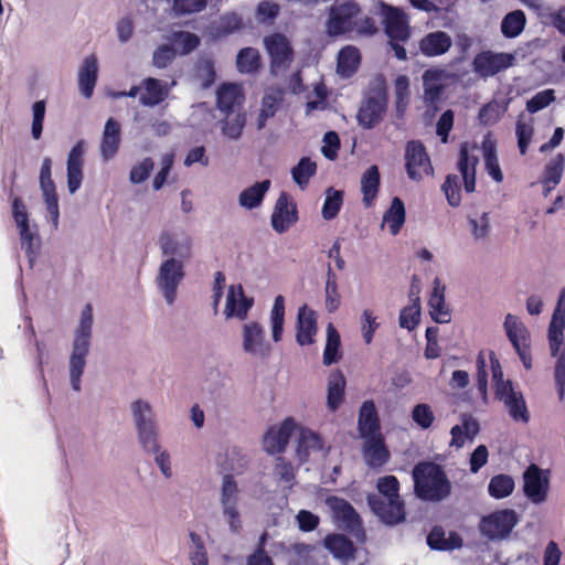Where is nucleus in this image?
Returning a JSON list of instances; mask_svg holds the SVG:
<instances>
[{
	"label": "nucleus",
	"mask_w": 565,
	"mask_h": 565,
	"mask_svg": "<svg viewBox=\"0 0 565 565\" xmlns=\"http://www.w3.org/2000/svg\"><path fill=\"white\" fill-rule=\"evenodd\" d=\"M379 493L366 495L371 511L386 525L393 526L405 521V503L399 495V481L388 475L377 479Z\"/></svg>",
	"instance_id": "nucleus-1"
},
{
	"label": "nucleus",
	"mask_w": 565,
	"mask_h": 565,
	"mask_svg": "<svg viewBox=\"0 0 565 565\" xmlns=\"http://www.w3.org/2000/svg\"><path fill=\"white\" fill-rule=\"evenodd\" d=\"M93 323V306L88 302L84 306L78 326L74 331L72 352L68 360L70 382L75 392H79L82 388V376L92 345Z\"/></svg>",
	"instance_id": "nucleus-2"
},
{
	"label": "nucleus",
	"mask_w": 565,
	"mask_h": 565,
	"mask_svg": "<svg viewBox=\"0 0 565 565\" xmlns=\"http://www.w3.org/2000/svg\"><path fill=\"white\" fill-rule=\"evenodd\" d=\"M414 492L424 501L439 502L451 492V483L441 466L420 461L413 468Z\"/></svg>",
	"instance_id": "nucleus-3"
},
{
	"label": "nucleus",
	"mask_w": 565,
	"mask_h": 565,
	"mask_svg": "<svg viewBox=\"0 0 565 565\" xmlns=\"http://www.w3.org/2000/svg\"><path fill=\"white\" fill-rule=\"evenodd\" d=\"M565 287L561 290L556 307L554 309L548 330L547 338L550 343L551 355L557 358L554 366V380L561 401L565 396Z\"/></svg>",
	"instance_id": "nucleus-4"
},
{
	"label": "nucleus",
	"mask_w": 565,
	"mask_h": 565,
	"mask_svg": "<svg viewBox=\"0 0 565 565\" xmlns=\"http://www.w3.org/2000/svg\"><path fill=\"white\" fill-rule=\"evenodd\" d=\"M388 93L384 81L369 85L360 103L356 120L363 129H373L381 124L387 110Z\"/></svg>",
	"instance_id": "nucleus-5"
},
{
	"label": "nucleus",
	"mask_w": 565,
	"mask_h": 565,
	"mask_svg": "<svg viewBox=\"0 0 565 565\" xmlns=\"http://www.w3.org/2000/svg\"><path fill=\"white\" fill-rule=\"evenodd\" d=\"M326 504L331 512L333 523L358 540L365 539L363 520L354 507L345 499L338 495L326 498Z\"/></svg>",
	"instance_id": "nucleus-6"
},
{
	"label": "nucleus",
	"mask_w": 565,
	"mask_h": 565,
	"mask_svg": "<svg viewBox=\"0 0 565 565\" xmlns=\"http://www.w3.org/2000/svg\"><path fill=\"white\" fill-rule=\"evenodd\" d=\"M375 14L380 17L384 32L390 40H409L412 34L409 18L402 8L377 0Z\"/></svg>",
	"instance_id": "nucleus-7"
},
{
	"label": "nucleus",
	"mask_w": 565,
	"mask_h": 565,
	"mask_svg": "<svg viewBox=\"0 0 565 565\" xmlns=\"http://www.w3.org/2000/svg\"><path fill=\"white\" fill-rule=\"evenodd\" d=\"M361 13L358 2L334 3L328 9L326 32L331 38L350 34L355 29V19Z\"/></svg>",
	"instance_id": "nucleus-8"
},
{
	"label": "nucleus",
	"mask_w": 565,
	"mask_h": 565,
	"mask_svg": "<svg viewBox=\"0 0 565 565\" xmlns=\"http://www.w3.org/2000/svg\"><path fill=\"white\" fill-rule=\"evenodd\" d=\"M184 277V264L173 258H166L160 264L154 282L167 305L172 306L175 302L178 288Z\"/></svg>",
	"instance_id": "nucleus-9"
},
{
	"label": "nucleus",
	"mask_w": 565,
	"mask_h": 565,
	"mask_svg": "<svg viewBox=\"0 0 565 565\" xmlns=\"http://www.w3.org/2000/svg\"><path fill=\"white\" fill-rule=\"evenodd\" d=\"M405 170L407 177L419 182L425 177L434 175V167L425 145L420 140H409L405 145Z\"/></svg>",
	"instance_id": "nucleus-10"
},
{
	"label": "nucleus",
	"mask_w": 565,
	"mask_h": 565,
	"mask_svg": "<svg viewBox=\"0 0 565 565\" xmlns=\"http://www.w3.org/2000/svg\"><path fill=\"white\" fill-rule=\"evenodd\" d=\"M505 333L516 351L523 366L526 370L532 369L531 339L530 332L523 322L511 313H508L504 320Z\"/></svg>",
	"instance_id": "nucleus-11"
},
{
	"label": "nucleus",
	"mask_w": 565,
	"mask_h": 565,
	"mask_svg": "<svg viewBox=\"0 0 565 565\" xmlns=\"http://www.w3.org/2000/svg\"><path fill=\"white\" fill-rule=\"evenodd\" d=\"M265 49L270 57V71L277 74L279 71L289 68L294 61V49L282 33H274L265 36Z\"/></svg>",
	"instance_id": "nucleus-12"
},
{
	"label": "nucleus",
	"mask_w": 565,
	"mask_h": 565,
	"mask_svg": "<svg viewBox=\"0 0 565 565\" xmlns=\"http://www.w3.org/2000/svg\"><path fill=\"white\" fill-rule=\"evenodd\" d=\"M550 471L531 463L523 472V492L533 503L540 504L547 498Z\"/></svg>",
	"instance_id": "nucleus-13"
},
{
	"label": "nucleus",
	"mask_w": 565,
	"mask_h": 565,
	"mask_svg": "<svg viewBox=\"0 0 565 565\" xmlns=\"http://www.w3.org/2000/svg\"><path fill=\"white\" fill-rule=\"evenodd\" d=\"M238 486L232 475H225L221 489V504L223 515L227 521L232 532H239L242 529L241 515L237 510Z\"/></svg>",
	"instance_id": "nucleus-14"
},
{
	"label": "nucleus",
	"mask_w": 565,
	"mask_h": 565,
	"mask_svg": "<svg viewBox=\"0 0 565 565\" xmlns=\"http://www.w3.org/2000/svg\"><path fill=\"white\" fill-rule=\"evenodd\" d=\"M516 522L515 511L505 509L482 518L480 530L490 540L502 539L510 534Z\"/></svg>",
	"instance_id": "nucleus-15"
},
{
	"label": "nucleus",
	"mask_w": 565,
	"mask_h": 565,
	"mask_svg": "<svg viewBox=\"0 0 565 565\" xmlns=\"http://www.w3.org/2000/svg\"><path fill=\"white\" fill-rule=\"evenodd\" d=\"M513 63V54L504 52L495 53L488 50L482 51L475 56L472 67L478 75L487 78L511 67Z\"/></svg>",
	"instance_id": "nucleus-16"
},
{
	"label": "nucleus",
	"mask_w": 565,
	"mask_h": 565,
	"mask_svg": "<svg viewBox=\"0 0 565 565\" xmlns=\"http://www.w3.org/2000/svg\"><path fill=\"white\" fill-rule=\"evenodd\" d=\"M86 142L84 139H79L71 148L67 160H66V180L67 189L71 194L76 193L83 182V166L85 154Z\"/></svg>",
	"instance_id": "nucleus-17"
},
{
	"label": "nucleus",
	"mask_w": 565,
	"mask_h": 565,
	"mask_svg": "<svg viewBox=\"0 0 565 565\" xmlns=\"http://www.w3.org/2000/svg\"><path fill=\"white\" fill-rule=\"evenodd\" d=\"M298 221V210L294 202H289V195L281 192L276 201L271 214L273 228L282 234L287 232Z\"/></svg>",
	"instance_id": "nucleus-18"
},
{
	"label": "nucleus",
	"mask_w": 565,
	"mask_h": 565,
	"mask_svg": "<svg viewBox=\"0 0 565 565\" xmlns=\"http://www.w3.org/2000/svg\"><path fill=\"white\" fill-rule=\"evenodd\" d=\"M294 429L295 422L291 417L284 419L278 427H269L263 439L264 450L269 455L285 451Z\"/></svg>",
	"instance_id": "nucleus-19"
},
{
	"label": "nucleus",
	"mask_w": 565,
	"mask_h": 565,
	"mask_svg": "<svg viewBox=\"0 0 565 565\" xmlns=\"http://www.w3.org/2000/svg\"><path fill=\"white\" fill-rule=\"evenodd\" d=\"M243 349L245 352L266 358L271 351L269 342L265 340L264 329L260 323L252 321L243 326Z\"/></svg>",
	"instance_id": "nucleus-20"
},
{
	"label": "nucleus",
	"mask_w": 565,
	"mask_h": 565,
	"mask_svg": "<svg viewBox=\"0 0 565 565\" xmlns=\"http://www.w3.org/2000/svg\"><path fill=\"white\" fill-rule=\"evenodd\" d=\"M317 316L306 305L299 308L296 323V341L300 347L315 343L317 334Z\"/></svg>",
	"instance_id": "nucleus-21"
},
{
	"label": "nucleus",
	"mask_w": 565,
	"mask_h": 565,
	"mask_svg": "<svg viewBox=\"0 0 565 565\" xmlns=\"http://www.w3.org/2000/svg\"><path fill=\"white\" fill-rule=\"evenodd\" d=\"M161 253L167 258L185 264L191 256L190 241L185 237L177 238L169 232H162L159 236Z\"/></svg>",
	"instance_id": "nucleus-22"
},
{
	"label": "nucleus",
	"mask_w": 565,
	"mask_h": 565,
	"mask_svg": "<svg viewBox=\"0 0 565 565\" xmlns=\"http://www.w3.org/2000/svg\"><path fill=\"white\" fill-rule=\"evenodd\" d=\"M244 100V92L238 84H223L216 90V105L221 113L243 111Z\"/></svg>",
	"instance_id": "nucleus-23"
},
{
	"label": "nucleus",
	"mask_w": 565,
	"mask_h": 565,
	"mask_svg": "<svg viewBox=\"0 0 565 565\" xmlns=\"http://www.w3.org/2000/svg\"><path fill=\"white\" fill-rule=\"evenodd\" d=\"M358 430L362 438L381 435V422L373 399L364 401L359 411Z\"/></svg>",
	"instance_id": "nucleus-24"
},
{
	"label": "nucleus",
	"mask_w": 565,
	"mask_h": 565,
	"mask_svg": "<svg viewBox=\"0 0 565 565\" xmlns=\"http://www.w3.org/2000/svg\"><path fill=\"white\" fill-rule=\"evenodd\" d=\"M363 455L369 467L377 468L385 465L390 459V451L386 448L383 435L364 437Z\"/></svg>",
	"instance_id": "nucleus-25"
},
{
	"label": "nucleus",
	"mask_w": 565,
	"mask_h": 565,
	"mask_svg": "<svg viewBox=\"0 0 565 565\" xmlns=\"http://www.w3.org/2000/svg\"><path fill=\"white\" fill-rule=\"evenodd\" d=\"M452 40L444 31H434L423 36L418 43L419 51L427 57L440 56L449 51Z\"/></svg>",
	"instance_id": "nucleus-26"
},
{
	"label": "nucleus",
	"mask_w": 565,
	"mask_h": 565,
	"mask_svg": "<svg viewBox=\"0 0 565 565\" xmlns=\"http://www.w3.org/2000/svg\"><path fill=\"white\" fill-rule=\"evenodd\" d=\"M98 79V60L94 54L86 56L78 70V88L85 98H90Z\"/></svg>",
	"instance_id": "nucleus-27"
},
{
	"label": "nucleus",
	"mask_w": 565,
	"mask_h": 565,
	"mask_svg": "<svg viewBox=\"0 0 565 565\" xmlns=\"http://www.w3.org/2000/svg\"><path fill=\"white\" fill-rule=\"evenodd\" d=\"M347 380L341 370H334L329 374L327 384V408L337 412L345 397Z\"/></svg>",
	"instance_id": "nucleus-28"
},
{
	"label": "nucleus",
	"mask_w": 565,
	"mask_h": 565,
	"mask_svg": "<svg viewBox=\"0 0 565 565\" xmlns=\"http://www.w3.org/2000/svg\"><path fill=\"white\" fill-rule=\"evenodd\" d=\"M323 546L341 561H350L355 557L356 547L353 542L341 533H331L323 539Z\"/></svg>",
	"instance_id": "nucleus-29"
},
{
	"label": "nucleus",
	"mask_w": 565,
	"mask_h": 565,
	"mask_svg": "<svg viewBox=\"0 0 565 565\" xmlns=\"http://www.w3.org/2000/svg\"><path fill=\"white\" fill-rule=\"evenodd\" d=\"M120 132L119 122L113 117L108 118L104 127L100 142V154L104 160H109L117 153L120 145Z\"/></svg>",
	"instance_id": "nucleus-30"
},
{
	"label": "nucleus",
	"mask_w": 565,
	"mask_h": 565,
	"mask_svg": "<svg viewBox=\"0 0 565 565\" xmlns=\"http://www.w3.org/2000/svg\"><path fill=\"white\" fill-rule=\"evenodd\" d=\"M429 315L437 323H447L450 321V311L445 303V286L440 285V280L435 278L434 288L428 299Z\"/></svg>",
	"instance_id": "nucleus-31"
},
{
	"label": "nucleus",
	"mask_w": 565,
	"mask_h": 565,
	"mask_svg": "<svg viewBox=\"0 0 565 565\" xmlns=\"http://www.w3.org/2000/svg\"><path fill=\"white\" fill-rule=\"evenodd\" d=\"M145 94L139 98V103L146 107H154L161 104L168 96L167 84L154 77H147L142 81Z\"/></svg>",
	"instance_id": "nucleus-32"
},
{
	"label": "nucleus",
	"mask_w": 565,
	"mask_h": 565,
	"mask_svg": "<svg viewBox=\"0 0 565 565\" xmlns=\"http://www.w3.org/2000/svg\"><path fill=\"white\" fill-rule=\"evenodd\" d=\"M381 185V177L377 166H371L361 178V192L363 205L369 209L374 205Z\"/></svg>",
	"instance_id": "nucleus-33"
},
{
	"label": "nucleus",
	"mask_w": 565,
	"mask_h": 565,
	"mask_svg": "<svg viewBox=\"0 0 565 565\" xmlns=\"http://www.w3.org/2000/svg\"><path fill=\"white\" fill-rule=\"evenodd\" d=\"M427 544L431 550L452 551L462 546V539L456 532H450L446 537L444 527L435 525L427 535Z\"/></svg>",
	"instance_id": "nucleus-34"
},
{
	"label": "nucleus",
	"mask_w": 565,
	"mask_h": 565,
	"mask_svg": "<svg viewBox=\"0 0 565 565\" xmlns=\"http://www.w3.org/2000/svg\"><path fill=\"white\" fill-rule=\"evenodd\" d=\"M252 306L253 299L245 297L242 286H238L237 289L235 286L230 287L225 306L226 316L244 319Z\"/></svg>",
	"instance_id": "nucleus-35"
},
{
	"label": "nucleus",
	"mask_w": 565,
	"mask_h": 565,
	"mask_svg": "<svg viewBox=\"0 0 565 565\" xmlns=\"http://www.w3.org/2000/svg\"><path fill=\"white\" fill-rule=\"evenodd\" d=\"M478 159L469 156L468 146L461 145L459 151L458 170L463 179L465 190L470 193L475 191L476 186V164Z\"/></svg>",
	"instance_id": "nucleus-36"
},
{
	"label": "nucleus",
	"mask_w": 565,
	"mask_h": 565,
	"mask_svg": "<svg viewBox=\"0 0 565 565\" xmlns=\"http://www.w3.org/2000/svg\"><path fill=\"white\" fill-rule=\"evenodd\" d=\"M270 185L271 182L267 179L246 188L239 194V205L248 210L259 206L270 189Z\"/></svg>",
	"instance_id": "nucleus-37"
},
{
	"label": "nucleus",
	"mask_w": 565,
	"mask_h": 565,
	"mask_svg": "<svg viewBox=\"0 0 565 565\" xmlns=\"http://www.w3.org/2000/svg\"><path fill=\"white\" fill-rule=\"evenodd\" d=\"M564 171V156L558 153L546 166L542 175L541 183L544 186V195L548 193L561 182Z\"/></svg>",
	"instance_id": "nucleus-38"
},
{
	"label": "nucleus",
	"mask_w": 565,
	"mask_h": 565,
	"mask_svg": "<svg viewBox=\"0 0 565 565\" xmlns=\"http://www.w3.org/2000/svg\"><path fill=\"white\" fill-rule=\"evenodd\" d=\"M360 62L359 49L352 45L344 46L338 55V73L341 76L350 77L358 71Z\"/></svg>",
	"instance_id": "nucleus-39"
},
{
	"label": "nucleus",
	"mask_w": 565,
	"mask_h": 565,
	"mask_svg": "<svg viewBox=\"0 0 565 565\" xmlns=\"http://www.w3.org/2000/svg\"><path fill=\"white\" fill-rule=\"evenodd\" d=\"M405 218L406 212L404 202L399 198L394 196L391 206L383 215V224H387L392 235H397L405 223Z\"/></svg>",
	"instance_id": "nucleus-40"
},
{
	"label": "nucleus",
	"mask_w": 565,
	"mask_h": 565,
	"mask_svg": "<svg viewBox=\"0 0 565 565\" xmlns=\"http://www.w3.org/2000/svg\"><path fill=\"white\" fill-rule=\"evenodd\" d=\"M131 416L136 430L157 424L152 406L145 399H136L130 405Z\"/></svg>",
	"instance_id": "nucleus-41"
},
{
	"label": "nucleus",
	"mask_w": 565,
	"mask_h": 565,
	"mask_svg": "<svg viewBox=\"0 0 565 565\" xmlns=\"http://www.w3.org/2000/svg\"><path fill=\"white\" fill-rule=\"evenodd\" d=\"M479 433V423L472 417H465L461 425H455L451 430L450 446L463 447L466 439H472Z\"/></svg>",
	"instance_id": "nucleus-42"
},
{
	"label": "nucleus",
	"mask_w": 565,
	"mask_h": 565,
	"mask_svg": "<svg viewBox=\"0 0 565 565\" xmlns=\"http://www.w3.org/2000/svg\"><path fill=\"white\" fill-rule=\"evenodd\" d=\"M342 358L341 338L337 328L332 323L327 326V341L323 351V364L331 365L337 363Z\"/></svg>",
	"instance_id": "nucleus-43"
},
{
	"label": "nucleus",
	"mask_w": 565,
	"mask_h": 565,
	"mask_svg": "<svg viewBox=\"0 0 565 565\" xmlns=\"http://www.w3.org/2000/svg\"><path fill=\"white\" fill-rule=\"evenodd\" d=\"M525 24V13L522 10H514L503 17L501 21V32L504 38L513 39L523 32Z\"/></svg>",
	"instance_id": "nucleus-44"
},
{
	"label": "nucleus",
	"mask_w": 565,
	"mask_h": 565,
	"mask_svg": "<svg viewBox=\"0 0 565 565\" xmlns=\"http://www.w3.org/2000/svg\"><path fill=\"white\" fill-rule=\"evenodd\" d=\"M445 71L440 68H428L423 74L424 93L427 99L436 100L440 97L444 86L441 79Z\"/></svg>",
	"instance_id": "nucleus-45"
},
{
	"label": "nucleus",
	"mask_w": 565,
	"mask_h": 565,
	"mask_svg": "<svg viewBox=\"0 0 565 565\" xmlns=\"http://www.w3.org/2000/svg\"><path fill=\"white\" fill-rule=\"evenodd\" d=\"M224 117L221 121L222 134L230 139H237L243 131L246 122L243 111L223 113Z\"/></svg>",
	"instance_id": "nucleus-46"
},
{
	"label": "nucleus",
	"mask_w": 565,
	"mask_h": 565,
	"mask_svg": "<svg viewBox=\"0 0 565 565\" xmlns=\"http://www.w3.org/2000/svg\"><path fill=\"white\" fill-rule=\"evenodd\" d=\"M262 65L260 54L255 47H244L236 56V66L242 74H252Z\"/></svg>",
	"instance_id": "nucleus-47"
},
{
	"label": "nucleus",
	"mask_w": 565,
	"mask_h": 565,
	"mask_svg": "<svg viewBox=\"0 0 565 565\" xmlns=\"http://www.w3.org/2000/svg\"><path fill=\"white\" fill-rule=\"evenodd\" d=\"M281 102L282 92L280 89H276L264 95L258 117V128H263L266 121L275 116Z\"/></svg>",
	"instance_id": "nucleus-48"
},
{
	"label": "nucleus",
	"mask_w": 565,
	"mask_h": 565,
	"mask_svg": "<svg viewBox=\"0 0 565 565\" xmlns=\"http://www.w3.org/2000/svg\"><path fill=\"white\" fill-rule=\"evenodd\" d=\"M271 337L275 342L282 339L285 323V298L281 295L276 296L270 312Z\"/></svg>",
	"instance_id": "nucleus-49"
},
{
	"label": "nucleus",
	"mask_w": 565,
	"mask_h": 565,
	"mask_svg": "<svg viewBox=\"0 0 565 565\" xmlns=\"http://www.w3.org/2000/svg\"><path fill=\"white\" fill-rule=\"evenodd\" d=\"M514 488V479L509 475L500 473L490 479L488 492L494 499H503L509 497Z\"/></svg>",
	"instance_id": "nucleus-50"
},
{
	"label": "nucleus",
	"mask_w": 565,
	"mask_h": 565,
	"mask_svg": "<svg viewBox=\"0 0 565 565\" xmlns=\"http://www.w3.org/2000/svg\"><path fill=\"white\" fill-rule=\"evenodd\" d=\"M317 172V164L308 157H302L298 164L291 169V175L294 181L301 188L305 189L310 178Z\"/></svg>",
	"instance_id": "nucleus-51"
},
{
	"label": "nucleus",
	"mask_w": 565,
	"mask_h": 565,
	"mask_svg": "<svg viewBox=\"0 0 565 565\" xmlns=\"http://www.w3.org/2000/svg\"><path fill=\"white\" fill-rule=\"evenodd\" d=\"M341 303V296L338 290L337 275L328 265L326 281V309L329 313L337 311Z\"/></svg>",
	"instance_id": "nucleus-52"
},
{
	"label": "nucleus",
	"mask_w": 565,
	"mask_h": 565,
	"mask_svg": "<svg viewBox=\"0 0 565 565\" xmlns=\"http://www.w3.org/2000/svg\"><path fill=\"white\" fill-rule=\"evenodd\" d=\"M322 440L320 436L312 431H302L297 444V457L300 462L308 460L311 449H321Z\"/></svg>",
	"instance_id": "nucleus-53"
},
{
	"label": "nucleus",
	"mask_w": 565,
	"mask_h": 565,
	"mask_svg": "<svg viewBox=\"0 0 565 565\" xmlns=\"http://www.w3.org/2000/svg\"><path fill=\"white\" fill-rule=\"evenodd\" d=\"M138 443L146 454L159 450V427L158 424L136 430Z\"/></svg>",
	"instance_id": "nucleus-54"
},
{
	"label": "nucleus",
	"mask_w": 565,
	"mask_h": 565,
	"mask_svg": "<svg viewBox=\"0 0 565 565\" xmlns=\"http://www.w3.org/2000/svg\"><path fill=\"white\" fill-rule=\"evenodd\" d=\"M172 45L177 54L188 55L200 45V38L189 31H177L172 34Z\"/></svg>",
	"instance_id": "nucleus-55"
},
{
	"label": "nucleus",
	"mask_w": 565,
	"mask_h": 565,
	"mask_svg": "<svg viewBox=\"0 0 565 565\" xmlns=\"http://www.w3.org/2000/svg\"><path fill=\"white\" fill-rule=\"evenodd\" d=\"M343 204V191L328 188L326 200L322 206V217L327 221L333 220L340 212Z\"/></svg>",
	"instance_id": "nucleus-56"
},
{
	"label": "nucleus",
	"mask_w": 565,
	"mask_h": 565,
	"mask_svg": "<svg viewBox=\"0 0 565 565\" xmlns=\"http://www.w3.org/2000/svg\"><path fill=\"white\" fill-rule=\"evenodd\" d=\"M189 557L192 565L209 564L204 539L195 532H190Z\"/></svg>",
	"instance_id": "nucleus-57"
},
{
	"label": "nucleus",
	"mask_w": 565,
	"mask_h": 565,
	"mask_svg": "<svg viewBox=\"0 0 565 565\" xmlns=\"http://www.w3.org/2000/svg\"><path fill=\"white\" fill-rule=\"evenodd\" d=\"M504 403L509 408L510 416L514 420H522L524 423L529 422L530 415L522 393L516 392L508 394V396L504 399Z\"/></svg>",
	"instance_id": "nucleus-58"
},
{
	"label": "nucleus",
	"mask_w": 565,
	"mask_h": 565,
	"mask_svg": "<svg viewBox=\"0 0 565 565\" xmlns=\"http://www.w3.org/2000/svg\"><path fill=\"white\" fill-rule=\"evenodd\" d=\"M42 191L43 200L45 203L46 211L50 216V222L54 230L58 227L60 221V207H58V195L56 186L40 188Z\"/></svg>",
	"instance_id": "nucleus-59"
},
{
	"label": "nucleus",
	"mask_w": 565,
	"mask_h": 565,
	"mask_svg": "<svg viewBox=\"0 0 565 565\" xmlns=\"http://www.w3.org/2000/svg\"><path fill=\"white\" fill-rule=\"evenodd\" d=\"M420 307L419 297H416L415 303H412L401 310L399 327L413 331L419 323Z\"/></svg>",
	"instance_id": "nucleus-60"
},
{
	"label": "nucleus",
	"mask_w": 565,
	"mask_h": 565,
	"mask_svg": "<svg viewBox=\"0 0 565 565\" xmlns=\"http://www.w3.org/2000/svg\"><path fill=\"white\" fill-rule=\"evenodd\" d=\"M244 26L243 19L237 13H227L220 18V23L214 32V38L226 35L241 30Z\"/></svg>",
	"instance_id": "nucleus-61"
},
{
	"label": "nucleus",
	"mask_w": 565,
	"mask_h": 565,
	"mask_svg": "<svg viewBox=\"0 0 565 565\" xmlns=\"http://www.w3.org/2000/svg\"><path fill=\"white\" fill-rule=\"evenodd\" d=\"M46 113V103L45 100H36L32 105V126H31V135L32 138L39 140L43 132V122Z\"/></svg>",
	"instance_id": "nucleus-62"
},
{
	"label": "nucleus",
	"mask_w": 565,
	"mask_h": 565,
	"mask_svg": "<svg viewBox=\"0 0 565 565\" xmlns=\"http://www.w3.org/2000/svg\"><path fill=\"white\" fill-rule=\"evenodd\" d=\"M153 168V160L150 157L145 158L142 161L131 168L129 172V181L132 184H140L145 182L150 177Z\"/></svg>",
	"instance_id": "nucleus-63"
},
{
	"label": "nucleus",
	"mask_w": 565,
	"mask_h": 565,
	"mask_svg": "<svg viewBox=\"0 0 565 565\" xmlns=\"http://www.w3.org/2000/svg\"><path fill=\"white\" fill-rule=\"evenodd\" d=\"M449 205L456 207L461 203L459 179L455 174H448L441 185Z\"/></svg>",
	"instance_id": "nucleus-64"
}]
</instances>
